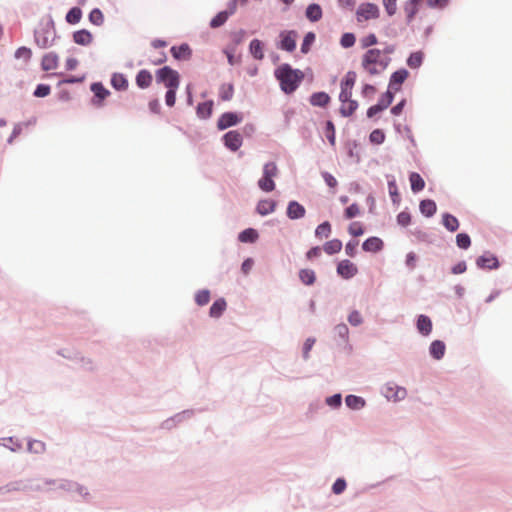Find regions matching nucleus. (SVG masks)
I'll return each mask as SVG.
<instances>
[{"instance_id": "43", "label": "nucleus", "mask_w": 512, "mask_h": 512, "mask_svg": "<svg viewBox=\"0 0 512 512\" xmlns=\"http://www.w3.org/2000/svg\"><path fill=\"white\" fill-rule=\"evenodd\" d=\"M82 17V11L78 7H73L66 15V21L70 24H77Z\"/></svg>"}, {"instance_id": "48", "label": "nucleus", "mask_w": 512, "mask_h": 512, "mask_svg": "<svg viewBox=\"0 0 512 512\" xmlns=\"http://www.w3.org/2000/svg\"><path fill=\"white\" fill-rule=\"evenodd\" d=\"M325 135L329 141V143L334 146L336 143L335 138V127L334 124L331 121H327L326 127H325Z\"/></svg>"}, {"instance_id": "52", "label": "nucleus", "mask_w": 512, "mask_h": 512, "mask_svg": "<svg viewBox=\"0 0 512 512\" xmlns=\"http://www.w3.org/2000/svg\"><path fill=\"white\" fill-rule=\"evenodd\" d=\"M32 51L27 47H20L15 52L16 59H23L25 62H28L31 59Z\"/></svg>"}, {"instance_id": "8", "label": "nucleus", "mask_w": 512, "mask_h": 512, "mask_svg": "<svg viewBox=\"0 0 512 512\" xmlns=\"http://www.w3.org/2000/svg\"><path fill=\"white\" fill-rule=\"evenodd\" d=\"M337 273L344 279H350L358 273V268L353 262L345 259L338 263Z\"/></svg>"}, {"instance_id": "61", "label": "nucleus", "mask_w": 512, "mask_h": 512, "mask_svg": "<svg viewBox=\"0 0 512 512\" xmlns=\"http://www.w3.org/2000/svg\"><path fill=\"white\" fill-rule=\"evenodd\" d=\"M345 489H346V482L344 479H341V478L337 479L332 486V491L335 494H341Z\"/></svg>"}, {"instance_id": "27", "label": "nucleus", "mask_w": 512, "mask_h": 512, "mask_svg": "<svg viewBox=\"0 0 512 512\" xmlns=\"http://www.w3.org/2000/svg\"><path fill=\"white\" fill-rule=\"evenodd\" d=\"M136 83L140 88H147L152 83V75L147 70H141L136 76Z\"/></svg>"}, {"instance_id": "54", "label": "nucleus", "mask_w": 512, "mask_h": 512, "mask_svg": "<svg viewBox=\"0 0 512 512\" xmlns=\"http://www.w3.org/2000/svg\"><path fill=\"white\" fill-rule=\"evenodd\" d=\"M348 231L354 237L361 236L364 233L363 226L359 222L351 223L348 227Z\"/></svg>"}, {"instance_id": "7", "label": "nucleus", "mask_w": 512, "mask_h": 512, "mask_svg": "<svg viewBox=\"0 0 512 512\" xmlns=\"http://www.w3.org/2000/svg\"><path fill=\"white\" fill-rule=\"evenodd\" d=\"M383 394L388 400L399 401L406 397L407 391L394 383H388L383 388Z\"/></svg>"}, {"instance_id": "18", "label": "nucleus", "mask_w": 512, "mask_h": 512, "mask_svg": "<svg viewBox=\"0 0 512 512\" xmlns=\"http://www.w3.org/2000/svg\"><path fill=\"white\" fill-rule=\"evenodd\" d=\"M429 350L433 358L440 360L445 354L446 346L444 342L435 340L431 343Z\"/></svg>"}, {"instance_id": "24", "label": "nucleus", "mask_w": 512, "mask_h": 512, "mask_svg": "<svg viewBox=\"0 0 512 512\" xmlns=\"http://www.w3.org/2000/svg\"><path fill=\"white\" fill-rule=\"evenodd\" d=\"M358 108V103L355 100L341 101L340 113L344 117L351 116Z\"/></svg>"}, {"instance_id": "49", "label": "nucleus", "mask_w": 512, "mask_h": 512, "mask_svg": "<svg viewBox=\"0 0 512 512\" xmlns=\"http://www.w3.org/2000/svg\"><path fill=\"white\" fill-rule=\"evenodd\" d=\"M457 246L461 249H467L471 245V240L468 234L460 233L456 236Z\"/></svg>"}, {"instance_id": "19", "label": "nucleus", "mask_w": 512, "mask_h": 512, "mask_svg": "<svg viewBox=\"0 0 512 512\" xmlns=\"http://www.w3.org/2000/svg\"><path fill=\"white\" fill-rule=\"evenodd\" d=\"M330 102V97L325 92L313 93L310 97V103L313 106L325 107Z\"/></svg>"}, {"instance_id": "30", "label": "nucleus", "mask_w": 512, "mask_h": 512, "mask_svg": "<svg viewBox=\"0 0 512 512\" xmlns=\"http://www.w3.org/2000/svg\"><path fill=\"white\" fill-rule=\"evenodd\" d=\"M111 85L116 90H126L128 87V81L123 74L115 73L111 78Z\"/></svg>"}, {"instance_id": "6", "label": "nucleus", "mask_w": 512, "mask_h": 512, "mask_svg": "<svg viewBox=\"0 0 512 512\" xmlns=\"http://www.w3.org/2000/svg\"><path fill=\"white\" fill-rule=\"evenodd\" d=\"M379 17V8L373 3H363L356 11V18L358 22L376 19Z\"/></svg>"}, {"instance_id": "39", "label": "nucleus", "mask_w": 512, "mask_h": 512, "mask_svg": "<svg viewBox=\"0 0 512 512\" xmlns=\"http://www.w3.org/2000/svg\"><path fill=\"white\" fill-rule=\"evenodd\" d=\"M345 402L346 405L352 409H361L365 405L364 399L355 395H348Z\"/></svg>"}, {"instance_id": "62", "label": "nucleus", "mask_w": 512, "mask_h": 512, "mask_svg": "<svg viewBox=\"0 0 512 512\" xmlns=\"http://www.w3.org/2000/svg\"><path fill=\"white\" fill-rule=\"evenodd\" d=\"M358 241H349L345 246V252L348 256L354 257L357 252Z\"/></svg>"}, {"instance_id": "10", "label": "nucleus", "mask_w": 512, "mask_h": 512, "mask_svg": "<svg viewBox=\"0 0 512 512\" xmlns=\"http://www.w3.org/2000/svg\"><path fill=\"white\" fill-rule=\"evenodd\" d=\"M296 37L295 31H283L280 34L281 42L279 48L288 52H292L296 48Z\"/></svg>"}, {"instance_id": "60", "label": "nucleus", "mask_w": 512, "mask_h": 512, "mask_svg": "<svg viewBox=\"0 0 512 512\" xmlns=\"http://www.w3.org/2000/svg\"><path fill=\"white\" fill-rule=\"evenodd\" d=\"M348 321L353 326H358L362 323V316L358 311H352L348 316Z\"/></svg>"}, {"instance_id": "4", "label": "nucleus", "mask_w": 512, "mask_h": 512, "mask_svg": "<svg viewBox=\"0 0 512 512\" xmlns=\"http://www.w3.org/2000/svg\"><path fill=\"white\" fill-rule=\"evenodd\" d=\"M278 175V168L274 162L266 163L263 167V175L258 180L259 188L264 192H271L275 189L274 178Z\"/></svg>"}, {"instance_id": "51", "label": "nucleus", "mask_w": 512, "mask_h": 512, "mask_svg": "<svg viewBox=\"0 0 512 512\" xmlns=\"http://www.w3.org/2000/svg\"><path fill=\"white\" fill-rule=\"evenodd\" d=\"M369 139L370 141L373 143V144H382L385 140V134L382 130L380 129H375L373 130L371 133H370V136H369Z\"/></svg>"}, {"instance_id": "25", "label": "nucleus", "mask_w": 512, "mask_h": 512, "mask_svg": "<svg viewBox=\"0 0 512 512\" xmlns=\"http://www.w3.org/2000/svg\"><path fill=\"white\" fill-rule=\"evenodd\" d=\"M420 211L426 217H431L436 213V203L433 200L426 199L420 202Z\"/></svg>"}, {"instance_id": "15", "label": "nucleus", "mask_w": 512, "mask_h": 512, "mask_svg": "<svg viewBox=\"0 0 512 512\" xmlns=\"http://www.w3.org/2000/svg\"><path fill=\"white\" fill-rule=\"evenodd\" d=\"M73 40L79 45L86 46L91 44L93 36L88 30L82 29L74 32Z\"/></svg>"}, {"instance_id": "36", "label": "nucleus", "mask_w": 512, "mask_h": 512, "mask_svg": "<svg viewBox=\"0 0 512 512\" xmlns=\"http://www.w3.org/2000/svg\"><path fill=\"white\" fill-rule=\"evenodd\" d=\"M422 0H410L404 8V11L407 15L408 22L412 21L414 16L418 12V5L421 3Z\"/></svg>"}, {"instance_id": "50", "label": "nucleus", "mask_w": 512, "mask_h": 512, "mask_svg": "<svg viewBox=\"0 0 512 512\" xmlns=\"http://www.w3.org/2000/svg\"><path fill=\"white\" fill-rule=\"evenodd\" d=\"M195 301L198 305H206L210 301V292L208 290H200L195 295Z\"/></svg>"}, {"instance_id": "41", "label": "nucleus", "mask_w": 512, "mask_h": 512, "mask_svg": "<svg viewBox=\"0 0 512 512\" xmlns=\"http://www.w3.org/2000/svg\"><path fill=\"white\" fill-rule=\"evenodd\" d=\"M91 90L99 100H104L110 92L102 85V83H93Z\"/></svg>"}, {"instance_id": "12", "label": "nucleus", "mask_w": 512, "mask_h": 512, "mask_svg": "<svg viewBox=\"0 0 512 512\" xmlns=\"http://www.w3.org/2000/svg\"><path fill=\"white\" fill-rule=\"evenodd\" d=\"M224 144L227 148H229L232 151H237L243 142L242 136L238 131H229L227 132L224 137Z\"/></svg>"}, {"instance_id": "35", "label": "nucleus", "mask_w": 512, "mask_h": 512, "mask_svg": "<svg viewBox=\"0 0 512 512\" xmlns=\"http://www.w3.org/2000/svg\"><path fill=\"white\" fill-rule=\"evenodd\" d=\"M442 222H443V225L445 226V228L447 230H449L450 232H455L459 228L458 219L451 214H448V213L444 214Z\"/></svg>"}, {"instance_id": "11", "label": "nucleus", "mask_w": 512, "mask_h": 512, "mask_svg": "<svg viewBox=\"0 0 512 512\" xmlns=\"http://www.w3.org/2000/svg\"><path fill=\"white\" fill-rule=\"evenodd\" d=\"M409 73L406 69H400L395 71L389 81V89L391 92H398L403 82L407 79Z\"/></svg>"}, {"instance_id": "29", "label": "nucleus", "mask_w": 512, "mask_h": 512, "mask_svg": "<svg viewBox=\"0 0 512 512\" xmlns=\"http://www.w3.org/2000/svg\"><path fill=\"white\" fill-rule=\"evenodd\" d=\"M238 239L243 243H253L258 239V232L253 228H247L239 234Z\"/></svg>"}, {"instance_id": "59", "label": "nucleus", "mask_w": 512, "mask_h": 512, "mask_svg": "<svg viewBox=\"0 0 512 512\" xmlns=\"http://www.w3.org/2000/svg\"><path fill=\"white\" fill-rule=\"evenodd\" d=\"M396 2L397 0H383V5L388 15L392 16L396 13Z\"/></svg>"}, {"instance_id": "40", "label": "nucleus", "mask_w": 512, "mask_h": 512, "mask_svg": "<svg viewBox=\"0 0 512 512\" xmlns=\"http://www.w3.org/2000/svg\"><path fill=\"white\" fill-rule=\"evenodd\" d=\"M331 224L328 221H325L317 226L315 230V236L317 238H327L331 234Z\"/></svg>"}, {"instance_id": "13", "label": "nucleus", "mask_w": 512, "mask_h": 512, "mask_svg": "<svg viewBox=\"0 0 512 512\" xmlns=\"http://www.w3.org/2000/svg\"><path fill=\"white\" fill-rule=\"evenodd\" d=\"M305 208L297 201H291L287 207V216L290 219H300L305 216Z\"/></svg>"}, {"instance_id": "64", "label": "nucleus", "mask_w": 512, "mask_h": 512, "mask_svg": "<svg viewBox=\"0 0 512 512\" xmlns=\"http://www.w3.org/2000/svg\"><path fill=\"white\" fill-rule=\"evenodd\" d=\"M322 177H323L325 183L330 188H335L338 185V182H337L336 178L332 174H330L328 172H323L322 173Z\"/></svg>"}, {"instance_id": "9", "label": "nucleus", "mask_w": 512, "mask_h": 512, "mask_svg": "<svg viewBox=\"0 0 512 512\" xmlns=\"http://www.w3.org/2000/svg\"><path fill=\"white\" fill-rule=\"evenodd\" d=\"M242 121V116L233 112H226L220 116L217 121V127L219 130L227 129L234 126Z\"/></svg>"}, {"instance_id": "37", "label": "nucleus", "mask_w": 512, "mask_h": 512, "mask_svg": "<svg viewBox=\"0 0 512 512\" xmlns=\"http://www.w3.org/2000/svg\"><path fill=\"white\" fill-rule=\"evenodd\" d=\"M234 95V87L233 84H222L219 89V97L222 101H229L232 99Z\"/></svg>"}, {"instance_id": "33", "label": "nucleus", "mask_w": 512, "mask_h": 512, "mask_svg": "<svg viewBox=\"0 0 512 512\" xmlns=\"http://www.w3.org/2000/svg\"><path fill=\"white\" fill-rule=\"evenodd\" d=\"M299 278L304 285H313L316 281V275L312 269H301Z\"/></svg>"}, {"instance_id": "17", "label": "nucleus", "mask_w": 512, "mask_h": 512, "mask_svg": "<svg viewBox=\"0 0 512 512\" xmlns=\"http://www.w3.org/2000/svg\"><path fill=\"white\" fill-rule=\"evenodd\" d=\"M44 71L54 70L58 66V56L55 53H47L43 56L41 62Z\"/></svg>"}, {"instance_id": "16", "label": "nucleus", "mask_w": 512, "mask_h": 512, "mask_svg": "<svg viewBox=\"0 0 512 512\" xmlns=\"http://www.w3.org/2000/svg\"><path fill=\"white\" fill-rule=\"evenodd\" d=\"M417 329L422 335H429L432 331L431 319L426 315H420L417 320Z\"/></svg>"}, {"instance_id": "26", "label": "nucleus", "mask_w": 512, "mask_h": 512, "mask_svg": "<svg viewBox=\"0 0 512 512\" xmlns=\"http://www.w3.org/2000/svg\"><path fill=\"white\" fill-rule=\"evenodd\" d=\"M213 110V101L199 103L197 106V115L199 118L207 119L211 116Z\"/></svg>"}, {"instance_id": "31", "label": "nucleus", "mask_w": 512, "mask_h": 512, "mask_svg": "<svg viewBox=\"0 0 512 512\" xmlns=\"http://www.w3.org/2000/svg\"><path fill=\"white\" fill-rule=\"evenodd\" d=\"M226 301L224 299H218L216 300L212 306L210 307V316L214 318H218L222 315V313L226 309Z\"/></svg>"}, {"instance_id": "5", "label": "nucleus", "mask_w": 512, "mask_h": 512, "mask_svg": "<svg viewBox=\"0 0 512 512\" xmlns=\"http://www.w3.org/2000/svg\"><path fill=\"white\" fill-rule=\"evenodd\" d=\"M157 80L163 82L168 89H177L179 87L178 72L168 66L157 71Z\"/></svg>"}, {"instance_id": "58", "label": "nucleus", "mask_w": 512, "mask_h": 512, "mask_svg": "<svg viewBox=\"0 0 512 512\" xmlns=\"http://www.w3.org/2000/svg\"><path fill=\"white\" fill-rule=\"evenodd\" d=\"M50 91H51L50 86L44 85V84H39L34 91V95L36 97H45L50 94Z\"/></svg>"}, {"instance_id": "63", "label": "nucleus", "mask_w": 512, "mask_h": 512, "mask_svg": "<svg viewBox=\"0 0 512 512\" xmlns=\"http://www.w3.org/2000/svg\"><path fill=\"white\" fill-rule=\"evenodd\" d=\"M176 90L177 89H168L165 95V102L169 107L174 106L176 101Z\"/></svg>"}, {"instance_id": "38", "label": "nucleus", "mask_w": 512, "mask_h": 512, "mask_svg": "<svg viewBox=\"0 0 512 512\" xmlns=\"http://www.w3.org/2000/svg\"><path fill=\"white\" fill-rule=\"evenodd\" d=\"M233 11L227 12V11H221L219 12L210 22V26L212 28H218L222 26L228 19L229 15L232 14Z\"/></svg>"}, {"instance_id": "42", "label": "nucleus", "mask_w": 512, "mask_h": 512, "mask_svg": "<svg viewBox=\"0 0 512 512\" xmlns=\"http://www.w3.org/2000/svg\"><path fill=\"white\" fill-rule=\"evenodd\" d=\"M356 82V73L354 71H349L346 73L345 77L341 82V89H353Z\"/></svg>"}, {"instance_id": "21", "label": "nucleus", "mask_w": 512, "mask_h": 512, "mask_svg": "<svg viewBox=\"0 0 512 512\" xmlns=\"http://www.w3.org/2000/svg\"><path fill=\"white\" fill-rule=\"evenodd\" d=\"M305 14L311 22H317L322 18V9L320 5L313 3L306 8Z\"/></svg>"}, {"instance_id": "55", "label": "nucleus", "mask_w": 512, "mask_h": 512, "mask_svg": "<svg viewBox=\"0 0 512 512\" xmlns=\"http://www.w3.org/2000/svg\"><path fill=\"white\" fill-rule=\"evenodd\" d=\"M314 40H315L314 33L309 32L308 34H306V36L304 37L303 43L301 45V51L303 53H307L310 50V46L314 42Z\"/></svg>"}, {"instance_id": "2", "label": "nucleus", "mask_w": 512, "mask_h": 512, "mask_svg": "<svg viewBox=\"0 0 512 512\" xmlns=\"http://www.w3.org/2000/svg\"><path fill=\"white\" fill-rule=\"evenodd\" d=\"M274 74L279 81L281 90L286 94H291L296 91L305 77L301 70L293 69L287 63L278 66Z\"/></svg>"}, {"instance_id": "44", "label": "nucleus", "mask_w": 512, "mask_h": 512, "mask_svg": "<svg viewBox=\"0 0 512 512\" xmlns=\"http://www.w3.org/2000/svg\"><path fill=\"white\" fill-rule=\"evenodd\" d=\"M378 43V38L374 33H370L360 39V46L363 49L371 48Z\"/></svg>"}, {"instance_id": "1", "label": "nucleus", "mask_w": 512, "mask_h": 512, "mask_svg": "<svg viewBox=\"0 0 512 512\" xmlns=\"http://www.w3.org/2000/svg\"><path fill=\"white\" fill-rule=\"evenodd\" d=\"M394 45H387L384 49H368L361 57V66L370 76L384 72L391 63L390 55L394 53Z\"/></svg>"}, {"instance_id": "57", "label": "nucleus", "mask_w": 512, "mask_h": 512, "mask_svg": "<svg viewBox=\"0 0 512 512\" xmlns=\"http://www.w3.org/2000/svg\"><path fill=\"white\" fill-rule=\"evenodd\" d=\"M411 222V215L408 213V212H400L398 215H397V223L403 227H406L410 224Z\"/></svg>"}, {"instance_id": "14", "label": "nucleus", "mask_w": 512, "mask_h": 512, "mask_svg": "<svg viewBox=\"0 0 512 512\" xmlns=\"http://www.w3.org/2000/svg\"><path fill=\"white\" fill-rule=\"evenodd\" d=\"M362 248L366 252H378L383 248V241L378 237H370L362 244Z\"/></svg>"}, {"instance_id": "20", "label": "nucleus", "mask_w": 512, "mask_h": 512, "mask_svg": "<svg viewBox=\"0 0 512 512\" xmlns=\"http://www.w3.org/2000/svg\"><path fill=\"white\" fill-rule=\"evenodd\" d=\"M476 263H477V266L480 268L493 269V268H497V266H498L497 258L492 255H488V256L482 255V256L478 257Z\"/></svg>"}, {"instance_id": "3", "label": "nucleus", "mask_w": 512, "mask_h": 512, "mask_svg": "<svg viewBox=\"0 0 512 512\" xmlns=\"http://www.w3.org/2000/svg\"><path fill=\"white\" fill-rule=\"evenodd\" d=\"M56 37L54 24L51 20L42 21L35 30V42L44 49L52 45Z\"/></svg>"}, {"instance_id": "32", "label": "nucleus", "mask_w": 512, "mask_h": 512, "mask_svg": "<svg viewBox=\"0 0 512 512\" xmlns=\"http://www.w3.org/2000/svg\"><path fill=\"white\" fill-rule=\"evenodd\" d=\"M341 249L342 242L339 239H332L330 241H327L323 246V250L329 255L339 253Z\"/></svg>"}, {"instance_id": "53", "label": "nucleus", "mask_w": 512, "mask_h": 512, "mask_svg": "<svg viewBox=\"0 0 512 512\" xmlns=\"http://www.w3.org/2000/svg\"><path fill=\"white\" fill-rule=\"evenodd\" d=\"M356 38L353 33H344L341 37L340 44L344 48H350L355 44Z\"/></svg>"}, {"instance_id": "28", "label": "nucleus", "mask_w": 512, "mask_h": 512, "mask_svg": "<svg viewBox=\"0 0 512 512\" xmlns=\"http://www.w3.org/2000/svg\"><path fill=\"white\" fill-rule=\"evenodd\" d=\"M409 180H410L411 189L413 192L416 193V192H419L424 189L425 182H424L423 178L420 176V174H418L416 172H412L409 176Z\"/></svg>"}, {"instance_id": "22", "label": "nucleus", "mask_w": 512, "mask_h": 512, "mask_svg": "<svg viewBox=\"0 0 512 512\" xmlns=\"http://www.w3.org/2000/svg\"><path fill=\"white\" fill-rule=\"evenodd\" d=\"M276 202L273 200L265 199L261 200L257 204V212L260 215H268L275 210Z\"/></svg>"}, {"instance_id": "46", "label": "nucleus", "mask_w": 512, "mask_h": 512, "mask_svg": "<svg viewBox=\"0 0 512 512\" xmlns=\"http://www.w3.org/2000/svg\"><path fill=\"white\" fill-rule=\"evenodd\" d=\"M423 61V54L421 52H414L412 53L408 60L407 64L410 68H418Z\"/></svg>"}, {"instance_id": "47", "label": "nucleus", "mask_w": 512, "mask_h": 512, "mask_svg": "<svg viewBox=\"0 0 512 512\" xmlns=\"http://www.w3.org/2000/svg\"><path fill=\"white\" fill-rule=\"evenodd\" d=\"M394 98V93L388 90L378 101L377 105L381 107V110H385L390 106Z\"/></svg>"}, {"instance_id": "56", "label": "nucleus", "mask_w": 512, "mask_h": 512, "mask_svg": "<svg viewBox=\"0 0 512 512\" xmlns=\"http://www.w3.org/2000/svg\"><path fill=\"white\" fill-rule=\"evenodd\" d=\"M360 214V208L357 204H351L345 210V217L347 219H352Z\"/></svg>"}, {"instance_id": "34", "label": "nucleus", "mask_w": 512, "mask_h": 512, "mask_svg": "<svg viewBox=\"0 0 512 512\" xmlns=\"http://www.w3.org/2000/svg\"><path fill=\"white\" fill-rule=\"evenodd\" d=\"M171 53L176 59H186L190 56L191 50L187 44H182L179 47L173 46Z\"/></svg>"}, {"instance_id": "23", "label": "nucleus", "mask_w": 512, "mask_h": 512, "mask_svg": "<svg viewBox=\"0 0 512 512\" xmlns=\"http://www.w3.org/2000/svg\"><path fill=\"white\" fill-rule=\"evenodd\" d=\"M249 51L257 60H262L264 58L263 43L258 39H253L250 42Z\"/></svg>"}, {"instance_id": "45", "label": "nucleus", "mask_w": 512, "mask_h": 512, "mask_svg": "<svg viewBox=\"0 0 512 512\" xmlns=\"http://www.w3.org/2000/svg\"><path fill=\"white\" fill-rule=\"evenodd\" d=\"M89 20L92 24L100 26L104 22V15L100 9H93L89 14Z\"/></svg>"}]
</instances>
